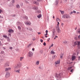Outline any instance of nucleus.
I'll list each match as a JSON object with an SVG mask.
<instances>
[{
  "label": "nucleus",
  "mask_w": 80,
  "mask_h": 80,
  "mask_svg": "<svg viewBox=\"0 0 80 80\" xmlns=\"http://www.w3.org/2000/svg\"><path fill=\"white\" fill-rule=\"evenodd\" d=\"M59 24H60V23H59V22H58V24H57V25H58V26H59L58 25H59Z\"/></svg>",
  "instance_id": "nucleus-52"
},
{
  "label": "nucleus",
  "mask_w": 80,
  "mask_h": 80,
  "mask_svg": "<svg viewBox=\"0 0 80 80\" xmlns=\"http://www.w3.org/2000/svg\"><path fill=\"white\" fill-rule=\"evenodd\" d=\"M34 4H36V5H37V4L38 3V2L35 1L34 2Z\"/></svg>",
  "instance_id": "nucleus-24"
},
{
  "label": "nucleus",
  "mask_w": 80,
  "mask_h": 80,
  "mask_svg": "<svg viewBox=\"0 0 80 80\" xmlns=\"http://www.w3.org/2000/svg\"><path fill=\"white\" fill-rule=\"evenodd\" d=\"M29 30H30V31H32V30H33V29H32V28H30L29 29Z\"/></svg>",
  "instance_id": "nucleus-33"
},
{
  "label": "nucleus",
  "mask_w": 80,
  "mask_h": 80,
  "mask_svg": "<svg viewBox=\"0 0 80 80\" xmlns=\"http://www.w3.org/2000/svg\"><path fill=\"white\" fill-rule=\"evenodd\" d=\"M16 7L17 8L19 9L20 8V5L19 4H17L16 6Z\"/></svg>",
  "instance_id": "nucleus-14"
},
{
  "label": "nucleus",
  "mask_w": 80,
  "mask_h": 80,
  "mask_svg": "<svg viewBox=\"0 0 80 80\" xmlns=\"http://www.w3.org/2000/svg\"><path fill=\"white\" fill-rule=\"evenodd\" d=\"M15 16H16V15L14 14V15L13 16V17H15Z\"/></svg>",
  "instance_id": "nucleus-55"
},
{
  "label": "nucleus",
  "mask_w": 80,
  "mask_h": 80,
  "mask_svg": "<svg viewBox=\"0 0 80 80\" xmlns=\"http://www.w3.org/2000/svg\"><path fill=\"white\" fill-rule=\"evenodd\" d=\"M56 3H57V4H58V1H56Z\"/></svg>",
  "instance_id": "nucleus-44"
},
{
  "label": "nucleus",
  "mask_w": 80,
  "mask_h": 80,
  "mask_svg": "<svg viewBox=\"0 0 80 80\" xmlns=\"http://www.w3.org/2000/svg\"><path fill=\"white\" fill-rule=\"evenodd\" d=\"M2 12H3V11L1 9H0V14L1 13H2Z\"/></svg>",
  "instance_id": "nucleus-32"
},
{
  "label": "nucleus",
  "mask_w": 80,
  "mask_h": 80,
  "mask_svg": "<svg viewBox=\"0 0 80 80\" xmlns=\"http://www.w3.org/2000/svg\"><path fill=\"white\" fill-rule=\"evenodd\" d=\"M63 43L64 44H68V42L66 41H64L63 42Z\"/></svg>",
  "instance_id": "nucleus-15"
},
{
  "label": "nucleus",
  "mask_w": 80,
  "mask_h": 80,
  "mask_svg": "<svg viewBox=\"0 0 80 80\" xmlns=\"http://www.w3.org/2000/svg\"><path fill=\"white\" fill-rule=\"evenodd\" d=\"M72 13H73V12H71L70 13V15H72Z\"/></svg>",
  "instance_id": "nucleus-42"
},
{
  "label": "nucleus",
  "mask_w": 80,
  "mask_h": 80,
  "mask_svg": "<svg viewBox=\"0 0 80 80\" xmlns=\"http://www.w3.org/2000/svg\"><path fill=\"white\" fill-rule=\"evenodd\" d=\"M38 18H40L41 17H42V15L41 14H39V15L37 16Z\"/></svg>",
  "instance_id": "nucleus-13"
},
{
  "label": "nucleus",
  "mask_w": 80,
  "mask_h": 80,
  "mask_svg": "<svg viewBox=\"0 0 80 80\" xmlns=\"http://www.w3.org/2000/svg\"><path fill=\"white\" fill-rule=\"evenodd\" d=\"M54 36H55V34H54V33H53L52 35V37H54Z\"/></svg>",
  "instance_id": "nucleus-35"
},
{
  "label": "nucleus",
  "mask_w": 80,
  "mask_h": 80,
  "mask_svg": "<svg viewBox=\"0 0 80 80\" xmlns=\"http://www.w3.org/2000/svg\"><path fill=\"white\" fill-rule=\"evenodd\" d=\"M9 63H10V62H6L5 63V67H8L9 66Z\"/></svg>",
  "instance_id": "nucleus-5"
},
{
  "label": "nucleus",
  "mask_w": 80,
  "mask_h": 80,
  "mask_svg": "<svg viewBox=\"0 0 80 80\" xmlns=\"http://www.w3.org/2000/svg\"><path fill=\"white\" fill-rule=\"evenodd\" d=\"M73 13H76V11H73Z\"/></svg>",
  "instance_id": "nucleus-40"
},
{
  "label": "nucleus",
  "mask_w": 80,
  "mask_h": 80,
  "mask_svg": "<svg viewBox=\"0 0 80 80\" xmlns=\"http://www.w3.org/2000/svg\"><path fill=\"white\" fill-rule=\"evenodd\" d=\"M12 48H12V47H10L9 48V49H10V50H12Z\"/></svg>",
  "instance_id": "nucleus-37"
},
{
  "label": "nucleus",
  "mask_w": 80,
  "mask_h": 80,
  "mask_svg": "<svg viewBox=\"0 0 80 80\" xmlns=\"http://www.w3.org/2000/svg\"><path fill=\"white\" fill-rule=\"evenodd\" d=\"M25 24L27 25H31V22H27L25 23Z\"/></svg>",
  "instance_id": "nucleus-9"
},
{
  "label": "nucleus",
  "mask_w": 80,
  "mask_h": 80,
  "mask_svg": "<svg viewBox=\"0 0 80 80\" xmlns=\"http://www.w3.org/2000/svg\"><path fill=\"white\" fill-rule=\"evenodd\" d=\"M14 68L15 70H16L17 69H18V68H19L17 64V65H16L14 66Z\"/></svg>",
  "instance_id": "nucleus-6"
},
{
  "label": "nucleus",
  "mask_w": 80,
  "mask_h": 80,
  "mask_svg": "<svg viewBox=\"0 0 80 80\" xmlns=\"http://www.w3.org/2000/svg\"><path fill=\"white\" fill-rule=\"evenodd\" d=\"M42 0H37V1L38 2H40V1H42Z\"/></svg>",
  "instance_id": "nucleus-45"
},
{
  "label": "nucleus",
  "mask_w": 80,
  "mask_h": 80,
  "mask_svg": "<svg viewBox=\"0 0 80 80\" xmlns=\"http://www.w3.org/2000/svg\"><path fill=\"white\" fill-rule=\"evenodd\" d=\"M73 69H71V72H73Z\"/></svg>",
  "instance_id": "nucleus-41"
},
{
  "label": "nucleus",
  "mask_w": 80,
  "mask_h": 80,
  "mask_svg": "<svg viewBox=\"0 0 80 80\" xmlns=\"http://www.w3.org/2000/svg\"><path fill=\"white\" fill-rule=\"evenodd\" d=\"M45 37H46V38H47L48 37L47 36H45Z\"/></svg>",
  "instance_id": "nucleus-59"
},
{
  "label": "nucleus",
  "mask_w": 80,
  "mask_h": 80,
  "mask_svg": "<svg viewBox=\"0 0 80 80\" xmlns=\"http://www.w3.org/2000/svg\"><path fill=\"white\" fill-rule=\"evenodd\" d=\"M56 77H60V74H57L56 75Z\"/></svg>",
  "instance_id": "nucleus-21"
},
{
  "label": "nucleus",
  "mask_w": 80,
  "mask_h": 80,
  "mask_svg": "<svg viewBox=\"0 0 80 80\" xmlns=\"http://www.w3.org/2000/svg\"><path fill=\"white\" fill-rule=\"evenodd\" d=\"M43 45L44 46H46V43H45V42H44V43H43Z\"/></svg>",
  "instance_id": "nucleus-29"
},
{
  "label": "nucleus",
  "mask_w": 80,
  "mask_h": 80,
  "mask_svg": "<svg viewBox=\"0 0 80 80\" xmlns=\"http://www.w3.org/2000/svg\"><path fill=\"white\" fill-rule=\"evenodd\" d=\"M69 17V15L67 14H65L62 16V18H68Z\"/></svg>",
  "instance_id": "nucleus-4"
},
{
  "label": "nucleus",
  "mask_w": 80,
  "mask_h": 80,
  "mask_svg": "<svg viewBox=\"0 0 80 80\" xmlns=\"http://www.w3.org/2000/svg\"><path fill=\"white\" fill-rule=\"evenodd\" d=\"M35 10H38V7H36L35 8Z\"/></svg>",
  "instance_id": "nucleus-36"
},
{
  "label": "nucleus",
  "mask_w": 80,
  "mask_h": 80,
  "mask_svg": "<svg viewBox=\"0 0 80 80\" xmlns=\"http://www.w3.org/2000/svg\"><path fill=\"white\" fill-rule=\"evenodd\" d=\"M5 71L6 72H7L8 71V70H11V68H7L5 69Z\"/></svg>",
  "instance_id": "nucleus-8"
},
{
  "label": "nucleus",
  "mask_w": 80,
  "mask_h": 80,
  "mask_svg": "<svg viewBox=\"0 0 80 80\" xmlns=\"http://www.w3.org/2000/svg\"><path fill=\"white\" fill-rule=\"evenodd\" d=\"M14 31L12 29H10L8 31V32H9V33H12V32H13Z\"/></svg>",
  "instance_id": "nucleus-11"
},
{
  "label": "nucleus",
  "mask_w": 80,
  "mask_h": 80,
  "mask_svg": "<svg viewBox=\"0 0 80 80\" xmlns=\"http://www.w3.org/2000/svg\"><path fill=\"white\" fill-rule=\"evenodd\" d=\"M24 18H25V19H26V20H28V17H27V16H24Z\"/></svg>",
  "instance_id": "nucleus-22"
},
{
  "label": "nucleus",
  "mask_w": 80,
  "mask_h": 80,
  "mask_svg": "<svg viewBox=\"0 0 80 80\" xmlns=\"http://www.w3.org/2000/svg\"><path fill=\"white\" fill-rule=\"evenodd\" d=\"M33 53L32 52L30 51L28 53V56L29 57H32L33 56Z\"/></svg>",
  "instance_id": "nucleus-2"
},
{
  "label": "nucleus",
  "mask_w": 80,
  "mask_h": 80,
  "mask_svg": "<svg viewBox=\"0 0 80 80\" xmlns=\"http://www.w3.org/2000/svg\"><path fill=\"white\" fill-rule=\"evenodd\" d=\"M62 57H63V56H60V58H62Z\"/></svg>",
  "instance_id": "nucleus-50"
},
{
  "label": "nucleus",
  "mask_w": 80,
  "mask_h": 80,
  "mask_svg": "<svg viewBox=\"0 0 80 80\" xmlns=\"http://www.w3.org/2000/svg\"><path fill=\"white\" fill-rule=\"evenodd\" d=\"M48 35V33H46L45 34V36H46V35Z\"/></svg>",
  "instance_id": "nucleus-51"
},
{
  "label": "nucleus",
  "mask_w": 80,
  "mask_h": 80,
  "mask_svg": "<svg viewBox=\"0 0 80 80\" xmlns=\"http://www.w3.org/2000/svg\"><path fill=\"white\" fill-rule=\"evenodd\" d=\"M26 3H28V1H26Z\"/></svg>",
  "instance_id": "nucleus-49"
},
{
  "label": "nucleus",
  "mask_w": 80,
  "mask_h": 80,
  "mask_svg": "<svg viewBox=\"0 0 80 80\" xmlns=\"http://www.w3.org/2000/svg\"><path fill=\"white\" fill-rule=\"evenodd\" d=\"M75 58H76V57H75V56H73L72 58V60H74L75 59Z\"/></svg>",
  "instance_id": "nucleus-12"
},
{
  "label": "nucleus",
  "mask_w": 80,
  "mask_h": 80,
  "mask_svg": "<svg viewBox=\"0 0 80 80\" xmlns=\"http://www.w3.org/2000/svg\"><path fill=\"white\" fill-rule=\"evenodd\" d=\"M8 41L9 42H10V39H8Z\"/></svg>",
  "instance_id": "nucleus-38"
},
{
  "label": "nucleus",
  "mask_w": 80,
  "mask_h": 80,
  "mask_svg": "<svg viewBox=\"0 0 80 80\" xmlns=\"http://www.w3.org/2000/svg\"><path fill=\"white\" fill-rule=\"evenodd\" d=\"M77 28H75V30H77Z\"/></svg>",
  "instance_id": "nucleus-62"
},
{
  "label": "nucleus",
  "mask_w": 80,
  "mask_h": 80,
  "mask_svg": "<svg viewBox=\"0 0 80 80\" xmlns=\"http://www.w3.org/2000/svg\"><path fill=\"white\" fill-rule=\"evenodd\" d=\"M51 54H55V52H54V51H51Z\"/></svg>",
  "instance_id": "nucleus-17"
},
{
  "label": "nucleus",
  "mask_w": 80,
  "mask_h": 80,
  "mask_svg": "<svg viewBox=\"0 0 80 80\" xmlns=\"http://www.w3.org/2000/svg\"><path fill=\"white\" fill-rule=\"evenodd\" d=\"M27 29L28 30V28H27Z\"/></svg>",
  "instance_id": "nucleus-64"
},
{
  "label": "nucleus",
  "mask_w": 80,
  "mask_h": 80,
  "mask_svg": "<svg viewBox=\"0 0 80 80\" xmlns=\"http://www.w3.org/2000/svg\"><path fill=\"white\" fill-rule=\"evenodd\" d=\"M11 36L12 35H11V33H9L8 34V36H9V37H11Z\"/></svg>",
  "instance_id": "nucleus-30"
},
{
  "label": "nucleus",
  "mask_w": 80,
  "mask_h": 80,
  "mask_svg": "<svg viewBox=\"0 0 80 80\" xmlns=\"http://www.w3.org/2000/svg\"><path fill=\"white\" fill-rule=\"evenodd\" d=\"M46 33H48V30H46Z\"/></svg>",
  "instance_id": "nucleus-47"
},
{
  "label": "nucleus",
  "mask_w": 80,
  "mask_h": 80,
  "mask_svg": "<svg viewBox=\"0 0 80 80\" xmlns=\"http://www.w3.org/2000/svg\"><path fill=\"white\" fill-rule=\"evenodd\" d=\"M39 68H40V69H41V67H39Z\"/></svg>",
  "instance_id": "nucleus-58"
},
{
  "label": "nucleus",
  "mask_w": 80,
  "mask_h": 80,
  "mask_svg": "<svg viewBox=\"0 0 80 80\" xmlns=\"http://www.w3.org/2000/svg\"><path fill=\"white\" fill-rule=\"evenodd\" d=\"M12 3H15L14 0H12Z\"/></svg>",
  "instance_id": "nucleus-34"
},
{
  "label": "nucleus",
  "mask_w": 80,
  "mask_h": 80,
  "mask_svg": "<svg viewBox=\"0 0 80 80\" xmlns=\"http://www.w3.org/2000/svg\"><path fill=\"white\" fill-rule=\"evenodd\" d=\"M7 38H8V39H10V38L9 37H7Z\"/></svg>",
  "instance_id": "nucleus-48"
},
{
  "label": "nucleus",
  "mask_w": 80,
  "mask_h": 80,
  "mask_svg": "<svg viewBox=\"0 0 80 80\" xmlns=\"http://www.w3.org/2000/svg\"><path fill=\"white\" fill-rule=\"evenodd\" d=\"M36 64L37 65H39V61H37V62H36Z\"/></svg>",
  "instance_id": "nucleus-20"
},
{
  "label": "nucleus",
  "mask_w": 80,
  "mask_h": 80,
  "mask_svg": "<svg viewBox=\"0 0 80 80\" xmlns=\"http://www.w3.org/2000/svg\"><path fill=\"white\" fill-rule=\"evenodd\" d=\"M78 38H80V35L78 36Z\"/></svg>",
  "instance_id": "nucleus-53"
},
{
  "label": "nucleus",
  "mask_w": 80,
  "mask_h": 80,
  "mask_svg": "<svg viewBox=\"0 0 80 80\" xmlns=\"http://www.w3.org/2000/svg\"><path fill=\"white\" fill-rule=\"evenodd\" d=\"M60 11L61 12V14H63V13H64V11Z\"/></svg>",
  "instance_id": "nucleus-23"
},
{
  "label": "nucleus",
  "mask_w": 80,
  "mask_h": 80,
  "mask_svg": "<svg viewBox=\"0 0 80 80\" xmlns=\"http://www.w3.org/2000/svg\"><path fill=\"white\" fill-rule=\"evenodd\" d=\"M2 37L3 38H7V35H3Z\"/></svg>",
  "instance_id": "nucleus-18"
},
{
  "label": "nucleus",
  "mask_w": 80,
  "mask_h": 80,
  "mask_svg": "<svg viewBox=\"0 0 80 80\" xmlns=\"http://www.w3.org/2000/svg\"><path fill=\"white\" fill-rule=\"evenodd\" d=\"M56 30L58 33H60L61 32V30H60V27H59V26L58 25H57V26L56 27Z\"/></svg>",
  "instance_id": "nucleus-1"
},
{
  "label": "nucleus",
  "mask_w": 80,
  "mask_h": 80,
  "mask_svg": "<svg viewBox=\"0 0 80 80\" xmlns=\"http://www.w3.org/2000/svg\"><path fill=\"white\" fill-rule=\"evenodd\" d=\"M38 34H39H39H40V33H41L39 32H39H38Z\"/></svg>",
  "instance_id": "nucleus-63"
},
{
  "label": "nucleus",
  "mask_w": 80,
  "mask_h": 80,
  "mask_svg": "<svg viewBox=\"0 0 80 80\" xmlns=\"http://www.w3.org/2000/svg\"><path fill=\"white\" fill-rule=\"evenodd\" d=\"M3 53H4V51H2L1 53H0V54H3Z\"/></svg>",
  "instance_id": "nucleus-27"
},
{
  "label": "nucleus",
  "mask_w": 80,
  "mask_h": 80,
  "mask_svg": "<svg viewBox=\"0 0 80 80\" xmlns=\"http://www.w3.org/2000/svg\"><path fill=\"white\" fill-rule=\"evenodd\" d=\"M78 60H80V57H79L78 58Z\"/></svg>",
  "instance_id": "nucleus-46"
},
{
  "label": "nucleus",
  "mask_w": 80,
  "mask_h": 80,
  "mask_svg": "<svg viewBox=\"0 0 80 80\" xmlns=\"http://www.w3.org/2000/svg\"><path fill=\"white\" fill-rule=\"evenodd\" d=\"M57 22H60V20L59 18H57L56 19Z\"/></svg>",
  "instance_id": "nucleus-19"
},
{
  "label": "nucleus",
  "mask_w": 80,
  "mask_h": 80,
  "mask_svg": "<svg viewBox=\"0 0 80 80\" xmlns=\"http://www.w3.org/2000/svg\"><path fill=\"white\" fill-rule=\"evenodd\" d=\"M53 18H55V17H54V16H53Z\"/></svg>",
  "instance_id": "nucleus-61"
},
{
  "label": "nucleus",
  "mask_w": 80,
  "mask_h": 80,
  "mask_svg": "<svg viewBox=\"0 0 80 80\" xmlns=\"http://www.w3.org/2000/svg\"><path fill=\"white\" fill-rule=\"evenodd\" d=\"M65 0V2H67V1H68V0Z\"/></svg>",
  "instance_id": "nucleus-57"
},
{
  "label": "nucleus",
  "mask_w": 80,
  "mask_h": 80,
  "mask_svg": "<svg viewBox=\"0 0 80 80\" xmlns=\"http://www.w3.org/2000/svg\"><path fill=\"white\" fill-rule=\"evenodd\" d=\"M32 51H34V48H32Z\"/></svg>",
  "instance_id": "nucleus-56"
},
{
  "label": "nucleus",
  "mask_w": 80,
  "mask_h": 80,
  "mask_svg": "<svg viewBox=\"0 0 80 80\" xmlns=\"http://www.w3.org/2000/svg\"><path fill=\"white\" fill-rule=\"evenodd\" d=\"M72 68V67H70L69 68H68V70H70V69H71Z\"/></svg>",
  "instance_id": "nucleus-28"
},
{
  "label": "nucleus",
  "mask_w": 80,
  "mask_h": 80,
  "mask_svg": "<svg viewBox=\"0 0 80 80\" xmlns=\"http://www.w3.org/2000/svg\"><path fill=\"white\" fill-rule=\"evenodd\" d=\"M55 58V56L53 55L52 56V58H53V59H54V58Z\"/></svg>",
  "instance_id": "nucleus-31"
},
{
  "label": "nucleus",
  "mask_w": 80,
  "mask_h": 80,
  "mask_svg": "<svg viewBox=\"0 0 80 80\" xmlns=\"http://www.w3.org/2000/svg\"><path fill=\"white\" fill-rule=\"evenodd\" d=\"M17 65H18L19 68H20L22 67V63L19 62L17 64Z\"/></svg>",
  "instance_id": "nucleus-7"
},
{
  "label": "nucleus",
  "mask_w": 80,
  "mask_h": 80,
  "mask_svg": "<svg viewBox=\"0 0 80 80\" xmlns=\"http://www.w3.org/2000/svg\"><path fill=\"white\" fill-rule=\"evenodd\" d=\"M43 40L42 39H40V42H42H42H43Z\"/></svg>",
  "instance_id": "nucleus-39"
},
{
  "label": "nucleus",
  "mask_w": 80,
  "mask_h": 80,
  "mask_svg": "<svg viewBox=\"0 0 80 80\" xmlns=\"http://www.w3.org/2000/svg\"><path fill=\"white\" fill-rule=\"evenodd\" d=\"M10 72H7L6 74L5 78H9V77H10Z\"/></svg>",
  "instance_id": "nucleus-3"
},
{
  "label": "nucleus",
  "mask_w": 80,
  "mask_h": 80,
  "mask_svg": "<svg viewBox=\"0 0 80 80\" xmlns=\"http://www.w3.org/2000/svg\"><path fill=\"white\" fill-rule=\"evenodd\" d=\"M60 63V61H57L55 62V65H57Z\"/></svg>",
  "instance_id": "nucleus-10"
},
{
  "label": "nucleus",
  "mask_w": 80,
  "mask_h": 80,
  "mask_svg": "<svg viewBox=\"0 0 80 80\" xmlns=\"http://www.w3.org/2000/svg\"><path fill=\"white\" fill-rule=\"evenodd\" d=\"M51 47V46H50L49 47V49H50Z\"/></svg>",
  "instance_id": "nucleus-60"
},
{
  "label": "nucleus",
  "mask_w": 80,
  "mask_h": 80,
  "mask_svg": "<svg viewBox=\"0 0 80 80\" xmlns=\"http://www.w3.org/2000/svg\"><path fill=\"white\" fill-rule=\"evenodd\" d=\"M15 72H17V73H20V70H15Z\"/></svg>",
  "instance_id": "nucleus-16"
},
{
  "label": "nucleus",
  "mask_w": 80,
  "mask_h": 80,
  "mask_svg": "<svg viewBox=\"0 0 80 80\" xmlns=\"http://www.w3.org/2000/svg\"><path fill=\"white\" fill-rule=\"evenodd\" d=\"M55 37H56V38H58V36H56Z\"/></svg>",
  "instance_id": "nucleus-54"
},
{
  "label": "nucleus",
  "mask_w": 80,
  "mask_h": 80,
  "mask_svg": "<svg viewBox=\"0 0 80 80\" xmlns=\"http://www.w3.org/2000/svg\"><path fill=\"white\" fill-rule=\"evenodd\" d=\"M53 44H52L50 46L52 47H53Z\"/></svg>",
  "instance_id": "nucleus-43"
},
{
  "label": "nucleus",
  "mask_w": 80,
  "mask_h": 80,
  "mask_svg": "<svg viewBox=\"0 0 80 80\" xmlns=\"http://www.w3.org/2000/svg\"><path fill=\"white\" fill-rule=\"evenodd\" d=\"M18 29H19V30H21V27H20V26H18Z\"/></svg>",
  "instance_id": "nucleus-26"
},
{
  "label": "nucleus",
  "mask_w": 80,
  "mask_h": 80,
  "mask_svg": "<svg viewBox=\"0 0 80 80\" xmlns=\"http://www.w3.org/2000/svg\"><path fill=\"white\" fill-rule=\"evenodd\" d=\"M20 58V61H22V59H23V57H21Z\"/></svg>",
  "instance_id": "nucleus-25"
}]
</instances>
